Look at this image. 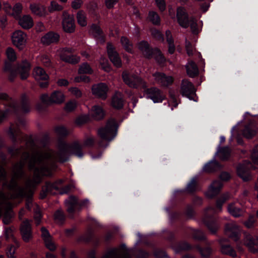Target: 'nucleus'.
Returning <instances> with one entry per match:
<instances>
[{"label": "nucleus", "instance_id": "1", "mask_svg": "<svg viewBox=\"0 0 258 258\" xmlns=\"http://www.w3.org/2000/svg\"><path fill=\"white\" fill-rule=\"evenodd\" d=\"M81 149V146L75 142L71 145L62 144L58 153L45 149L33 153L29 159L28 167L30 170L34 169V175L32 179L27 180L26 186L34 187L41 181L43 176L51 175L52 171L56 168V162L67 161L68 153L82 157L83 154Z\"/></svg>", "mask_w": 258, "mask_h": 258}, {"label": "nucleus", "instance_id": "2", "mask_svg": "<svg viewBox=\"0 0 258 258\" xmlns=\"http://www.w3.org/2000/svg\"><path fill=\"white\" fill-rule=\"evenodd\" d=\"M29 157V153L24 152L22 154V159L19 162L14 165L13 168V175L9 184L8 185V187L10 190H15V192L11 195L12 199L26 197L27 199L26 204V208L29 210H30L32 204L33 191L31 189L18 187L17 184L18 180L21 178L24 174L23 168Z\"/></svg>", "mask_w": 258, "mask_h": 258}, {"label": "nucleus", "instance_id": "3", "mask_svg": "<svg viewBox=\"0 0 258 258\" xmlns=\"http://www.w3.org/2000/svg\"><path fill=\"white\" fill-rule=\"evenodd\" d=\"M28 113L30 110L28 99L26 94L21 96V106L18 107L16 101L5 93H0V122L9 115L18 113Z\"/></svg>", "mask_w": 258, "mask_h": 258}, {"label": "nucleus", "instance_id": "4", "mask_svg": "<svg viewBox=\"0 0 258 258\" xmlns=\"http://www.w3.org/2000/svg\"><path fill=\"white\" fill-rule=\"evenodd\" d=\"M117 125L114 119H109L106 125L97 131L98 136L103 141L109 142L112 140L117 134Z\"/></svg>", "mask_w": 258, "mask_h": 258}, {"label": "nucleus", "instance_id": "5", "mask_svg": "<svg viewBox=\"0 0 258 258\" xmlns=\"http://www.w3.org/2000/svg\"><path fill=\"white\" fill-rule=\"evenodd\" d=\"M245 246L248 250L252 253L258 251V236H252L250 234L244 232L242 241L236 243V248L240 251H243L242 245Z\"/></svg>", "mask_w": 258, "mask_h": 258}, {"label": "nucleus", "instance_id": "6", "mask_svg": "<svg viewBox=\"0 0 258 258\" xmlns=\"http://www.w3.org/2000/svg\"><path fill=\"white\" fill-rule=\"evenodd\" d=\"M122 78L124 83L130 88H147V83L139 76L124 71L122 74Z\"/></svg>", "mask_w": 258, "mask_h": 258}, {"label": "nucleus", "instance_id": "7", "mask_svg": "<svg viewBox=\"0 0 258 258\" xmlns=\"http://www.w3.org/2000/svg\"><path fill=\"white\" fill-rule=\"evenodd\" d=\"M216 211L212 207L205 209L203 218V222L212 233H215L219 228L218 223L214 219L213 215Z\"/></svg>", "mask_w": 258, "mask_h": 258}, {"label": "nucleus", "instance_id": "8", "mask_svg": "<svg viewBox=\"0 0 258 258\" xmlns=\"http://www.w3.org/2000/svg\"><path fill=\"white\" fill-rule=\"evenodd\" d=\"M225 234L235 242L239 240L241 230L239 227L234 222L227 223L225 226Z\"/></svg>", "mask_w": 258, "mask_h": 258}, {"label": "nucleus", "instance_id": "9", "mask_svg": "<svg viewBox=\"0 0 258 258\" xmlns=\"http://www.w3.org/2000/svg\"><path fill=\"white\" fill-rule=\"evenodd\" d=\"M225 234L235 242L239 240L241 230L239 227L234 222L227 223L225 226Z\"/></svg>", "mask_w": 258, "mask_h": 258}, {"label": "nucleus", "instance_id": "10", "mask_svg": "<svg viewBox=\"0 0 258 258\" xmlns=\"http://www.w3.org/2000/svg\"><path fill=\"white\" fill-rule=\"evenodd\" d=\"M252 168V164L247 161H245L243 164H239L237 168L238 175L244 181H250L252 179V176L249 170Z\"/></svg>", "mask_w": 258, "mask_h": 258}, {"label": "nucleus", "instance_id": "11", "mask_svg": "<svg viewBox=\"0 0 258 258\" xmlns=\"http://www.w3.org/2000/svg\"><path fill=\"white\" fill-rule=\"evenodd\" d=\"M180 93L189 99H193V95H195L196 89L194 85L186 79L183 80L180 87Z\"/></svg>", "mask_w": 258, "mask_h": 258}, {"label": "nucleus", "instance_id": "12", "mask_svg": "<svg viewBox=\"0 0 258 258\" xmlns=\"http://www.w3.org/2000/svg\"><path fill=\"white\" fill-rule=\"evenodd\" d=\"M176 19L178 24L182 28H187L189 26V18L186 9L183 7H178L176 10Z\"/></svg>", "mask_w": 258, "mask_h": 258}, {"label": "nucleus", "instance_id": "13", "mask_svg": "<svg viewBox=\"0 0 258 258\" xmlns=\"http://www.w3.org/2000/svg\"><path fill=\"white\" fill-rule=\"evenodd\" d=\"M63 18L62 25L63 30L67 33H72L75 30V24L74 17L69 15L67 12H63Z\"/></svg>", "mask_w": 258, "mask_h": 258}, {"label": "nucleus", "instance_id": "14", "mask_svg": "<svg viewBox=\"0 0 258 258\" xmlns=\"http://www.w3.org/2000/svg\"><path fill=\"white\" fill-rule=\"evenodd\" d=\"M147 97L152 99L154 102H161L165 99V96L161 91L156 87H152L145 90Z\"/></svg>", "mask_w": 258, "mask_h": 258}, {"label": "nucleus", "instance_id": "15", "mask_svg": "<svg viewBox=\"0 0 258 258\" xmlns=\"http://www.w3.org/2000/svg\"><path fill=\"white\" fill-rule=\"evenodd\" d=\"M156 83L162 87H168L173 82V78L171 76H167L164 73L156 72L153 74Z\"/></svg>", "mask_w": 258, "mask_h": 258}, {"label": "nucleus", "instance_id": "16", "mask_svg": "<svg viewBox=\"0 0 258 258\" xmlns=\"http://www.w3.org/2000/svg\"><path fill=\"white\" fill-rule=\"evenodd\" d=\"M41 237L46 247L50 251H54L56 248V246L48 230L45 227H42L41 228Z\"/></svg>", "mask_w": 258, "mask_h": 258}, {"label": "nucleus", "instance_id": "17", "mask_svg": "<svg viewBox=\"0 0 258 258\" xmlns=\"http://www.w3.org/2000/svg\"><path fill=\"white\" fill-rule=\"evenodd\" d=\"M26 34L21 30L16 31L12 35L13 44L19 49H22L26 42Z\"/></svg>", "mask_w": 258, "mask_h": 258}, {"label": "nucleus", "instance_id": "18", "mask_svg": "<svg viewBox=\"0 0 258 258\" xmlns=\"http://www.w3.org/2000/svg\"><path fill=\"white\" fill-rule=\"evenodd\" d=\"M62 183V180H58L54 183L46 182L45 185L43 187L42 192L40 194L41 198H44L47 194H54L53 190L59 191L60 186Z\"/></svg>", "mask_w": 258, "mask_h": 258}, {"label": "nucleus", "instance_id": "19", "mask_svg": "<svg viewBox=\"0 0 258 258\" xmlns=\"http://www.w3.org/2000/svg\"><path fill=\"white\" fill-rule=\"evenodd\" d=\"M107 51L108 57L114 66L117 68L121 67L122 65L121 59L118 53L115 50L113 46L110 43H107Z\"/></svg>", "mask_w": 258, "mask_h": 258}, {"label": "nucleus", "instance_id": "20", "mask_svg": "<svg viewBox=\"0 0 258 258\" xmlns=\"http://www.w3.org/2000/svg\"><path fill=\"white\" fill-rule=\"evenodd\" d=\"M108 90V88L107 86L103 83L94 85L92 87V94L103 100L107 98V92Z\"/></svg>", "mask_w": 258, "mask_h": 258}, {"label": "nucleus", "instance_id": "21", "mask_svg": "<svg viewBox=\"0 0 258 258\" xmlns=\"http://www.w3.org/2000/svg\"><path fill=\"white\" fill-rule=\"evenodd\" d=\"M227 241L228 239L224 238L219 240L221 252L223 254L229 255L232 257H236L237 256L236 250L231 245L225 243Z\"/></svg>", "mask_w": 258, "mask_h": 258}, {"label": "nucleus", "instance_id": "22", "mask_svg": "<svg viewBox=\"0 0 258 258\" xmlns=\"http://www.w3.org/2000/svg\"><path fill=\"white\" fill-rule=\"evenodd\" d=\"M89 258H95L94 251L89 254ZM102 258H130L126 252L117 249H113L108 251Z\"/></svg>", "mask_w": 258, "mask_h": 258}, {"label": "nucleus", "instance_id": "23", "mask_svg": "<svg viewBox=\"0 0 258 258\" xmlns=\"http://www.w3.org/2000/svg\"><path fill=\"white\" fill-rule=\"evenodd\" d=\"M20 231L23 239L28 242L32 238L31 226L29 221L26 220L21 224Z\"/></svg>", "mask_w": 258, "mask_h": 258}, {"label": "nucleus", "instance_id": "24", "mask_svg": "<svg viewBox=\"0 0 258 258\" xmlns=\"http://www.w3.org/2000/svg\"><path fill=\"white\" fill-rule=\"evenodd\" d=\"M222 183L219 180L213 181L209 187L206 193V196L210 199H212L216 196L222 187Z\"/></svg>", "mask_w": 258, "mask_h": 258}, {"label": "nucleus", "instance_id": "25", "mask_svg": "<svg viewBox=\"0 0 258 258\" xmlns=\"http://www.w3.org/2000/svg\"><path fill=\"white\" fill-rule=\"evenodd\" d=\"M258 132V128L256 123L250 122L246 125L242 132L243 135L247 139H251L254 137Z\"/></svg>", "mask_w": 258, "mask_h": 258}, {"label": "nucleus", "instance_id": "26", "mask_svg": "<svg viewBox=\"0 0 258 258\" xmlns=\"http://www.w3.org/2000/svg\"><path fill=\"white\" fill-rule=\"evenodd\" d=\"M59 39V35L57 33L49 32L41 37V42L44 45H48L57 42Z\"/></svg>", "mask_w": 258, "mask_h": 258}, {"label": "nucleus", "instance_id": "27", "mask_svg": "<svg viewBox=\"0 0 258 258\" xmlns=\"http://www.w3.org/2000/svg\"><path fill=\"white\" fill-rule=\"evenodd\" d=\"M30 9L31 12L39 17H44L47 14L46 7L39 4H31L30 5Z\"/></svg>", "mask_w": 258, "mask_h": 258}, {"label": "nucleus", "instance_id": "28", "mask_svg": "<svg viewBox=\"0 0 258 258\" xmlns=\"http://www.w3.org/2000/svg\"><path fill=\"white\" fill-rule=\"evenodd\" d=\"M30 64L27 60L23 61L18 68V71L20 74L22 80L26 79L29 76Z\"/></svg>", "mask_w": 258, "mask_h": 258}, {"label": "nucleus", "instance_id": "29", "mask_svg": "<svg viewBox=\"0 0 258 258\" xmlns=\"http://www.w3.org/2000/svg\"><path fill=\"white\" fill-rule=\"evenodd\" d=\"M138 47L145 57L148 58H150L152 57L153 50L150 48L149 43L147 41H141L138 44Z\"/></svg>", "mask_w": 258, "mask_h": 258}, {"label": "nucleus", "instance_id": "30", "mask_svg": "<svg viewBox=\"0 0 258 258\" xmlns=\"http://www.w3.org/2000/svg\"><path fill=\"white\" fill-rule=\"evenodd\" d=\"M33 75L35 79L37 81H47L49 78L48 75L44 70L40 67H37L34 69Z\"/></svg>", "mask_w": 258, "mask_h": 258}, {"label": "nucleus", "instance_id": "31", "mask_svg": "<svg viewBox=\"0 0 258 258\" xmlns=\"http://www.w3.org/2000/svg\"><path fill=\"white\" fill-rule=\"evenodd\" d=\"M186 69L187 75L191 78H194L199 74V69L196 63L192 60L187 63Z\"/></svg>", "mask_w": 258, "mask_h": 258}, {"label": "nucleus", "instance_id": "32", "mask_svg": "<svg viewBox=\"0 0 258 258\" xmlns=\"http://www.w3.org/2000/svg\"><path fill=\"white\" fill-rule=\"evenodd\" d=\"M65 204L68 212L70 214H73L78 205L77 199L75 197L71 196L66 200Z\"/></svg>", "mask_w": 258, "mask_h": 258}, {"label": "nucleus", "instance_id": "33", "mask_svg": "<svg viewBox=\"0 0 258 258\" xmlns=\"http://www.w3.org/2000/svg\"><path fill=\"white\" fill-rule=\"evenodd\" d=\"M19 23L20 26L25 29H29L33 26V20L30 15H24L20 19Z\"/></svg>", "mask_w": 258, "mask_h": 258}, {"label": "nucleus", "instance_id": "34", "mask_svg": "<svg viewBox=\"0 0 258 258\" xmlns=\"http://www.w3.org/2000/svg\"><path fill=\"white\" fill-rule=\"evenodd\" d=\"M227 209L228 212L235 217L241 216L243 214V211L237 206L235 203L229 204Z\"/></svg>", "mask_w": 258, "mask_h": 258}, {"label": "nucleus", "instance_id": "35", "mask_svg": "<svg viewBox=\"0 0 258 258\" xmlns=\"http://www.w3.org/2000/svg\"><path fill=\"white\" fill-rule=\"evenodd\" d=\"M112 105L113 107L120 109L123 106L122 94L120 92H116L112 99Z\"/></svg>", "mask_w": 258, "mask_h": 258}, {"label": "nucleus", "instance_id": "36", "mask_svg": "<svg viewBox=\"0 0 258 258\" xmlns=\"http://www.w3.org/2000/svg\"><path fill=\"white\" fill-rule=\"evenodd\" d=\"M64 95L61 91H55L51 94V102H52L53 103H62L64 102Z\"/></svg>", "mask_w": 258, "mask_h": 258}, {"label": "nucleus", "instance_id": "37", "mask_svg": "<svg viewBox=\"0 0 258 258\" xmlns=\"http://www.w3.org/2000/svg\"><path fill=\"white\" fill-rule=\"evenodd\" d=\"M90 33L97 39H101L103 42L104 41L102 39L103 32L99 26L96 24H92L91 26Z\"/></svg>", "mask_w": 258, "mask_h": 258}, {"label": "nucleus", "instance_id": "38", "mask_svg": "<svg viewBox=\"0 0 258 258\" xmlns=\"http://www.w3.org/2000/svg\"><path fill=\"white\" fill-rule=\"evenodd\" d=\"M221 168V166L216 161H212L207 164L204 167V171L206 172H212Z\"/></svg>", "mask_w": 258, "mask_h": 258}, {"label": "nucleus", "instance_id": "39", "mask_svg": "<svg viewBox=\"0 0 258 258\" xmlns=\"http://www.w3.org/2000/svg\"><path fill=\"white\" fill-rule=\"evenodd\" d=\"M166 41L168 44V52L170 54H173L174 52L175 48L174 44V40L169 30H167L165 32Z\"/></svg>", "mask_w": 258, "mask_h": 258}, {"label": "nucleus", "instance_id": "40", "mask_svg": "<svg viewBox=\"0 0 258 258\" xmlns=\"http://www.w3.org/2000/svg\"><path fill=\"white\" fill-rule=\"evenodd\" d=\"M92 116L96 120H100L104 116L103 109L99 106H94L92 108Z\"/></svg>", "mask_w": 258, "mask_h": 258}, {"label": "nucleus", "instance_id": "41", "mask_svg": "<svg viewBox=\"0 0 258 258\" xmlns=\"http://www.w3.org/2000/svg\"><path fill=\"white\" fill-rule=\"evenodd\" d=\"M217 154L221 160H227L230 157V150L227 147L220 148Z\"/></svg>", "mask_w": 258, "mask_h": 258}, {"label": "nucleus", "instance_id": "42", "mask_svg": "<svg viewBox=\"0 0 258 258\" xmlns=\"http://www.w3.org/2000/svg\"><path fill=\"white\" fill-rule=\"evenodd\" d=\"M120 42L126 51L132 53L133 44L127 37L124 36L121 37L120 38Z\"/></svg>", "mask_w": 258, "mask_h": 258}, {"label": "nucleus", "instance_id": "43", "mask_svg": "<svg viewBox=\"0 0 258 258\" xmlns=\"http://www.w3.org/2000/svg\"><path fill=\"white\" fill-rule=\"evenodd\" d=\"M78 23L82 27L86 26L87 24L86 15L83 11H79L77 14Z\"/></svg>", "mask_w": 258, "mask_h": 258}, {"label": "nucleus", "instance_id": "44", "mask_svg": "<svg viewBox=\"0 0 258 258\" xmlns=\"http://www.w3.org/2000/svg\"><path fill=\"white\" fill-rule=\"evenodd\" d=\"M38 61L46 67L51 66L52 63L49 56L46 54H42L38 56Z\"/></svg>", "mask_w": 258, "mask_h": 258}, {"label": "nucleus", "instance_id": "45", "mask_svg": "<svg viewBox=\"0 0 258 258\" xmlns=\"http://www.w3.org/2000/svg\"><path fill=\"white\" fill-rule=\"evenodd\" d=\"M19 125V124H18V123L17 122L16 124H11L10 127L9 134L10 137L14 141L16 140L15 136H18L19 135V128L18 127Z\"/></svg>", "mask_w": 258, "mask_h": 258}, {"label": "nucleus", "instance_id": "46", "mask_svg": "<svg viewBox=\"0 0 258 258\" xmlns=\"http://www.w3.org/2000/svg\"><path fill=\"white\" fill-rule=\"evenodd\" d=\"M201 256L202 258H209L212 254V249L210 247L201 248L199 246H197Z\"/></svg>", "mask_w": 258, "mask_h": 258}, {"label": "nucleus", "instance_id": "47", "mask_svg": "<svg viewBox=\"0 0 258 258\" xmlns=\"http://www.w3.org/2000/svg\"><path fill=\"white\" fill-rule=\"evenodd\" d=\"M179 102L180 100H178L177 96L175 94L174 92L170 91L169 92V99L168 101L169 105L174 107H176Z\"/></svg>", "mask_w": 258, "mask_h": 258}, {"label": "nucleus", "instance_id": "48", "mask_svg": "<svg viewBox=\"0 0 258 258\" xmlns=\"http://www.w3.org/2000/svg\"><path fill=\"white\" fill-rule=\"evenodd\" d=\"M54 218L56 223L58 224H61L64 221L65 217L63 212L58 210L54 213Z\"/></svg>", "mask_w": 258, "mask_h": 258}, {"label": "nucleus", "instance_id": "49", "mask_svg": "<svg viewBox=\"0 0 258 258\" xmlns=\"http://www.w3.org/2000/svg\"><path fill=\"white\" fill-rule=\"evenodd\" d=\"M230 195L229 194H226L223 195L220 198L217 200L216 202V206L219 212L222 210V207L223 203L229 199Z\"/></svg>", "mask_w": 258, "mask_h": 258}, {"label": "nucleus", "instance_id": "50", "mask_svg": "<svg viewBox=\"0 0 258 258\" xmlns=\"http://www.w3.org/2000/svg\"><path fill=\"white\" fill-rule=\"evenodd\" d=\"M78 72L79 74H92L93 73V71L91 68L89 64L87 63H84L81 66H80Z\"/></svg>", "mask_w": 258, "mask_h": 258}, {"label": "nucleus", "instance_id": "51", "mask_svg": "<svg viewBox=\"0 0 258 258\" xmlns=\"http://www.w3.org/2000/svg\"><path fill=\"white\" fill-rule=\"evenodd\" d=\"M256 222V218L253 215H250L248 219L243 222V224L247 228H252L254 227Z\"/></svg>", "mask_w": 258, "mask_h": 258}, {"label": "nucleus", "instance_id": "52", "mask_svg": "<svg viewBox=\"0 0 258 258\" xmlns=\"http://www.w3.org/2000/svg\"><path fill=\"white\" fill-rule=\"evenodd\" d=\"M149 19L153 24L158 25L160 24V19L159 15L155 12H150L149 14Z\"/></svg>", "mask_w": 258, "mask_h": 258}, {"label": "nucleus", "instance_id": "53", "mask_svg": "<svg viewBox=\"0 0 258 258\" xmlns=\"http://www.w3.org/2000/svg\"><path fill=\"white\" fill-rule=\"evenodd\" d=\"M59 55L60 59L64 61V58L68 59V57L70 55H67V53H72V49L69 48H62L58 50Z\"/></svg>", "mask_w": 258, "mask_h": 258}, {"label": "nucleus", "instance_id": "54", "mask_svg": "<svg viewBox=\"0 0 258 258\" xmlns=\"http://www.w3.org/2000/svg\"><path fill=\"white\" fill-rule=\"evenodd\" d=\"M54 131L55 133L59 136H66L69 133L67 129L64 126L62 125L56 126L54 128Z\"/></svg>", "mask_w": 258, "mask_h": 258}, {"label": "nucleus", "instance_id": "55", "mask_svg": "<svg viewBox=\"0 0 258 258\" xmlns=\"http://www.w3.org/2000/svg\"><path fill=\"white\" fill-rule=\"evenodd\" d=\"M22 10V5L20 3H17L12 9L10 15H13L15 17L19 16V15L21 13Z\"/></svg>", "mask_w": 258, "mask_h": 258}, {"label": "nucleus", "instance_id": "56", "mask_svg": "<svg viewBox=\"0 0 258 258\" xmlns=\"http://www.w3.org/2000/svg\"><path fill=\"white\" fill-rule=\"evenodd\" d=\"M189 26H190L191 30L193 33H198L199 30L198 29L197 20L193 17H191L189 18Z\"/></svg>", "mask_w": 258, "mask_h": 258}, {"label": "nucleus", "instance_id": "57", "mask_svg": "<svg viewBox=\"0 0 258 258\" xmlns=\"http://www.w3.org/2000/svg\"><path fill=\"white\" fill-rule=\"evenodd\" d=\"M6 55L10 61H14L17 58L16 52L14 49L11 47H8L7 49Z\"/></svg>", "mask_w": 258, "mask_h": 258}, {"label": "nucleus", "instance_id": "58", "mask_svg": "<svg viewBox=\"0 0 258 258\" xmlns=\"http://www.w3.org/2000/svg\"><path fill=\"white\" fill-rule=\"evenodd\" d=\"M77 105L76 100H71L66 103L64 109L68 112H71L76 108Z\"/></svg>", "mask_w": 258, "mask_h": 258}, {"label": "nucleus", "instance_id": "59", "mask_svg": "<svg viewBox=\"0 0 258 258\" xmlns=\"http://www.w3.org/2000/svg\"><path fill=\"white\" fill-rule=\"evenodd\" d=\"M63 7L61 5H59L56 2L52 1L50 3V6L48 8V11L51 13L55 11H61Z\"/></svg>", "mask_w": 258, "mask_h": 258}, {"label": "nucleus", "instance_id": "60", "mask_svg": "<svg viewBox=\"0 0 258 258\" xmlns=\"http://www.w3.org/2000/svg\"><path fill=\"white\" fill-rule=\"evenodd\" d=\"M197 189V181L196 179H192L188 184L186 187V191L189 193H191L196 191Z\"/></svg>", "mask_w": 258, "mask_h": 258}, {"label": "nucleus", "instance_id": "61", "mask_svg": "<svg viewBox=\"0 0 258 258\" xmlns=\"http://www.w3.org/2000/svg\"><path fill=\"white\" fill-rule=\"evenodd\" d=\"M193 237L196 240H204L205 239V236L203 232L198 230H193Z\"/></svg>", "mask_w": 258, "mask_h": 258}, {"label": "nucleus", "instance_id": "62", "mask_svg": "<svg viewBox=\"0 0 258 258\" xmlns=\"http://www.w3.org/2000/svg\"><path fill=\"white\" fill-rule=\"evenodd\" d=\"M64 61L70 63L71 64H76L78 63L80 60L79 56L75 55H70L69 56L68 59L64 58Z\"/></svg>", "mask_w": 258, "mask_h": 258}, {"label": "nucleus", "instance_id": "63", "mask_svg": "<svg viewBox=\"0 0 258 258\" xmlns=\"http://www.w3.org/2000/svg\"><path fill=\"white\" fill-rule=\"evenodd\" d=\"M251 157L253 163L258 165V145L256 146L253 149Z\"/></svg>", "mask_w": 258, "mask_h": 258}, {"label": "nucleus", "instance_id": "64", "mask_svg": "<svg viewBox=\"0 0 258 258\" xmlns=\"http://www.w3.org/2000/svg\"><path fill=\"white\" fill-rule=\"evenodd\" d=\"M190 248L191 246L188 243L183 242L179 244L177 248L175 249V251L176 252H178L180 250H188Z\"/></svg>", "mask_w": 258, "mask_h": 258}]
</instances>
